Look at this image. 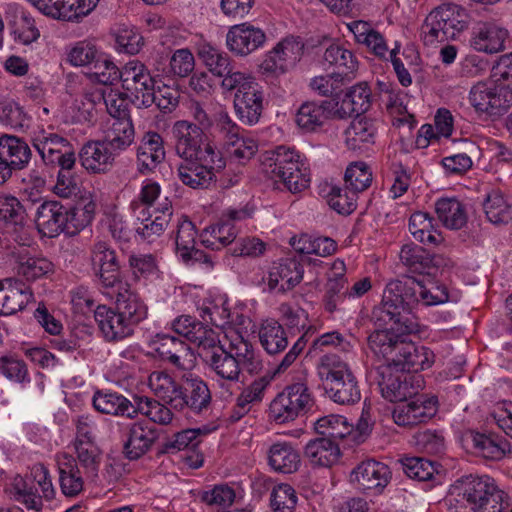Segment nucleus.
I'll use <instances>...</instances> for the list:
<instances>
[{
	"label": "nucleus",
	"mask_w": 512,
	"mask_h": 512,
	"mask_svg": "<svg viewBox=\"0 0 512 512\" xmlns=\"http://www.w3.org/2000/svg\"><path fill=\"white\" fill-rule=\"evenodd\" d=\"M449 300L446 286L431 280L414 277L391 280L383 292L379 314L383 320H391L400 314L408 316L419 303L425 306L439 305Z\"/></svg>",
	"instance_id": "obj_1"
},
{
	"label": "nucleus",
	"mask_w": 512,
	"mask_h": 512,
	"mask_svg": "<svg viewBox=\"0 0 512 512\" xmlns=\"http://www.w3.org/2000/svg\"><path fill=\"white\" fill-rule=\"evenodd\" d=\"M262 170L271 178L279 179L291 193L307 189L311 173L305 158L296 150L277 146L260 155Z\"/></svg>",
	"instance_id": "obj_2"
},
{
	"label": "nucleus",
	"mask_w": 512,
	"mask_h": 512,
	"mask_svg": "<svg viewBox=\"0 0 512 512\" xmlns=\"http://www.w3.org/2000/svg\"><path fill=\"white\" fill-rule=\"evenodd\" d=\"M317 375L329 398L340 405H353L361 399L359 382L350 365L334 353L320 357Z\"/></svg>",
	"instance_id": "obj_3"
},
{
	"label": "nucleus",
	"mask_w": 512,
	"mask_h": 512,
	"mask_svg": "<svg viewBox=\"0 0 512 512\" xmlns=\"http://www.w3.org/2000/svg\"><path fill=\"white\" fill-rule=\"evenodd\" d=\"M380 310L381 304L373 311V317L378 328L368 336L367 343L376 357L390 363L391 358L397 353L399 345L403 342L400 340L401 336L417 334L420 329L415 319L403 314L391 320H383L379 314Z\"/></svg>",
	"instance_id": "obj_4"
},
{
	"label": "nucleus",
	"mask_w": 512,
	"mask_h": 512,
	"mask_svg": "<svg viewBox=\"0 0 512 512\" xmlns=\"http://www.w3.org/2000/svg\"><path fill=\"white\" fill-rule=\"evenodd\" d=\"M468 26V15L456 4H444L429 13L422 26L424 41L435 42L454 40Z\"/></svg>",
	"instance_id": "obj_5"
},
{
	"label": "nucleus",
	"mask_w": 512,
	"mask_h": 512,
	"mask_svg": "<svg viewBox=\"0 0 512 512\" xmlns=\"http://www.w3.org/2000/svg\"><path fill=\"white\" fill-rule=\"evenodd\" d=\"M313 393L306 379L290 383L279 392L269 406V417L277 424H285L304 416L313 406Z\"/></svg>",
	"instance_id": "obj_6"
},
{
	"label": "nucleus",
	"mask_w": 512,
	"mask_h": 512,
	"mask_svg": "<svg viewBox=\"0 0 512 512\" xmlns=\"http://www.w3.org/2000/svg\"><path fill=\"white\" fill-rule=\"evenodd\" d=\"M497 489L487 476H464L451 486L449 503L454 512H475Z\"/></svg>",
	"instance_id": "obj_7"
},
{
	"label": "nucleus",
	"mask_w": 512,
	"mask_h": 512,
	"mask_svg": "<svg viewBox=\"0 0 512 512\" xmlns=\"http://www.w3.org/2000/svg\"><path fill=\"white\" fill-rule=\"evenodd\" d=\"M55 496L49 470L43 464H35L31 468L30 479L23 481L20 486L15 484V500L27 510L39 512L43 508V501H50Z\"/></svg>",
	"instance_id": "obj_8"
},
{
	"label": "nucleus",
	"mask_w": 512,
	"mask_h": 512,
	"mask_svg": "<svg viewBox=\"0 0 512 512\" xmlns=\"http://www.w3.org/2000/svg\"><path fill=\"white\" fill-rule=\"evenodd\" d=\"M375 374L382 396L390 402L406 401L421 389L420 376L403 373L389 363L379 365Z\"/></svg>",
	"instance_id": "obj_9"
},
{
	"label": "nucleus",
	"mask_w": 512,
	"mask_h": 512,
	"mask_svg": "<svg viewBox=\"0 0 512 512\" xmlns=\"http://www.w3.org/2000/svg\"><path fill=\"white\" fill-rule=\"evenodd\" d=\"M468 99L478 113L501 115L512 106V88L480 81L471 87Z\"/></svg>",
	"instance_id": "obj_10"
},
{
	"label": "nucleus",
	"mask_w": 512,
	"mask_h": 512,
	"mask_svg": "<svg viewBox=\"0 0 512 512\" xmlns=\"http://www.w3.org/2000/svg\"><path fill=\"white\" fill-rule=\"evenodd\" d=\"M251 216L247 208L228 209L216 224L206 227L199 235L200 242L212 250H220L231 244L237 237L235 223Z\"/></svg>",
	"instance_id": "obj_11"
},
{
	"label": "nucleus",
	"mask_w": 512,
	"mask_h": 512,
	"mask_svg": "<svg viewBox=\"0 0 512 512\" xmlns=\"http://www.w3.org/2000/svg\"><path fill=\"white\" fill-rule=\"evenodd\" d=\"M391 478L389 466L374 459L360 462L350 473V481L357 489L373 495L382 494Z\"/></svg>",
	"instance_id": "obj_12"
},
{
	"label": "nucleus",
	"mask_w": 512,
	"mask_h": 512,
	"mask_svg": "<svg viewBox=\"0 0 512 512\" xmlns=\"http://www.w3.org/2000/svg\"><path fill=\"white\" fill-rule=\"evenodd\" d=\"M205 362L210 372L214 374L218 386L228 396H231L233 394L232 388L240 382L241 365L224 349V345H220L212 351H207Z\"/></svg>",
	"instance_id": "obj_13"
},
{
	"label": "nucleus",
	"mask_w": 512,
	"mask_h": 512,
	"mask_svg": "<svg viewBox=\"0 0 512 512\" xmlns=\"http://www.w3.org/2000/svg\"><path fill=\"white\" fill-rule=\"evenodd\" d=\"M303 43L295 37H286L267 52L260 68L263 73L282 74L292 68L303 54Z\"/></svg>",
	"instance_id": "obj_14"
},
{
	"label": "nucleus",
	"mask_w": 512,
	"mask_h": 512,
	"mask_svg": "<svg viewBox=\"0 0 512 512\" xmlns=\"http://www.w3.org/2000/svg\"><path fill=\"white\" fill-rule=\"evenodd\" d=\"M266 39L261 28L245 22L230 27L226 34V45L236 56L245 57L263 47Z\"/></svg>",
	"instance_id": "obj_15"
},
{
	"label": "nucleus",
	"mask_w": 512,
	"mask_h": 512,
	"mask_svg": "<svg viewBox=\"0 0 512 512\" xmlns=\"http://www.w3.org/2000/svg\"><path fill=\"white\" fill-rule=\"evenodd\" d=\"M437 413V399L425 395L394 408L393 419L399 426H414L428 422Z\"/></svg>",
	"instance_id": "obj_16"
},
{
	"label": "nucleus",
	"mask_w": 512,
	"mask_h": 512,
	"mask_svg": "<svg viewBox=\"0 0 512 512\" xmlns=\"http://www.w3.org/2000/svg\"><path fill=\"white\" fill-rule=\"evenodd\" d=\"M434 361L435 355L430 348L403 341L389 364L403 373L405 371L416 373L430 368Z\"/></svg>",
	"instance_id": "obj_17"
},
{
	"label": "nucleus",
	"mask_w": 512,
	"mask_h": 512,
	"mask_svg": "<svg viewBox=\"0 0 512 512\" xmlns=\"http://www.w3.org/2000/svg\"><path fill=\"white\" fill-rule=\"evenodd\" d=\"M117 156L103 140L88 141L79 152L81 166L91 174L108 173Z\"/></svg>",
	"instance_id": "obj_18"
},
{
	"label": "nucleus",
	"mask_w": 512,
	"mask_h": 512,
	"mask_svg": "<svg viewBox=\"0 0 512 512\" xmlns=\"http://www.w3.org/2000/svg\"><path fill=\"white\" fill-rule=\"evenodd\" d=\"M304 269L295 259H285L274 263L264 281L272 292L285 293L298 285L303 279Z\"/></svg>",
	"instance_id": "obj_19"
},
{
	"label": "nucleus",
	"mask_w": 512,
	"mask_h": 512,
	"mask_svg": "<svg viewBox=\"0 0 512 512\" xmlns=\"http://www.w3.org/2000/svg\"><path fill=\"white\" fill-rule=\"evenodd\" d=\"M203 132L195 123L178 120L171 127V139L179 158L196 156L202 148Z\"/></svg>",
	"instance_id": "obj_20"
},
{
	"label": "nucleus",
	"mask_w": 512,
	"mask_h": 512,
	"mask_svg": "<svg viewBox=\"0 0 512 512\" xmlns=\"http://www.w3.org/2000/svg\"><path fill=\"white\" fill-rule=\"evenodd\" d=\"M507 37L508 31L496 22L481 21L473 29L470 45L477 52L495 54L504 50Z\"/></svg>",
	"instance_id": "obj_21"
},
{
	"label": "nucleus",
	"mask_w": 512,
	"mask_h": 512,
	"mask_svg": "<svg viewBox=\"0 0 512 512\" xmlns=\"http://www.w3.org/2000/svg\"><path fill=\"white\" fill-rule=\"evenodd\" d=\"M34 221L41 235L56 237L67 229L65 207L57 201H44L36 208Z\"/></svg>",
	"instance_id": "obj_22"
},
{
	"label": "nucleus",
	"mask_w": 512,
	"mask_h": 512,
	"mask_svg": "<svg viewBox=\"0 0 512 512\" xmlns=\"http://www.w3.org/2000/svg\"><path fill=\"white\" fill-rule=\"evenodd\" d=\"M211 400V392L207 383L199 377H189L185 381V386L181 387L180 395L175 401V410L182 411L189 408L194 413H201L208 409Z\"/></svg>",
	"instance_id": "obj_23"
},
{
	"label": "nucleus",
	"mask_w": 512,
	"mask_h": 512,
	"mask_svg": "<svg viewBox=\"0 0 512 512\" xmlns=\"http://www.w3.org/2000/svg\"><path fill=\"white\" fill-rule=\"evenodd\" d=\"M166 156L164 140L155 131H148L137 149V170L142 175L152 173Z\"/></svg>",
	"instance_id": "obj_24"
},
{
	"label": "nucleus",
	"mask_w": 512,
	"mask_h": 512,
	"mask_svg": "<svg viewBox=\"0 0 512 512\" xmlns=\"http://www.w3.org/2000/svg\"><path fill=\"white\" fill-rule=\"evenodd\" d=\"M94 318L107 341H119L133 333L131 324L117 309L99 305L94 311Z\"/></svg>",
	"instance_id": "obj_25"
},
{
	"label": "nucleus",
	"mask_w": 512,
	"mask_h": 512,
	"mask_svg": "<svg viewBox=\"0 0 512 512\" xmlns=\"http://www.w3.org/2000/svg\"><path fill=\"white\" fill-rule=\"evenodd\" d=\"M56 462L61 492L70 498L78 496L84 489L86 477L75 458L70 454L61 453L56 456Z\"/></svg>",
	"instance_id": "obj_26"
},
{
	"label": "nucleus",
	"mask_w": 512,
	"mask_h": 512,
	"mask_svg": "<svg viewBox=\"0 0 512 512\" xmlns=\"http://www.w3.org/2000/svg\"><path fill=\"white\" fill-rule=\"evenodd\" d=\"M108 296L115 299L116 309L127 320L131 327H134L147 316V307L138 294L131 290L128 283L121 284Z\"/></svg>",
	"instance_id": "obj_27"
},
{
	"label": "nucleus",
	"mask_w": 512,
	"mask_h": 512,
	"mask_svg": "<svg viewBox=\"0 0 512 512\" xmlns=\"http://www.w3.org/2000/svg\"><path fill=\"white\" fill-rule=\"evenodd\" d=\"M158 431L143 421L129 425L124 452L128 459L136 460L146 454L158 439Z\"/></svg>",
	"instance_id": "obj_28"
},
{
	"label": "nucleus",
	"mask_w": 512,
	"mask_h": 512,
	"mask_svg": "<svg viewBox=\"0 0 512 512\" xmlns=\"http://www.w3.org/2000/svg\"><path fill=\"white\" fill-rule=\"evenodd\" d=\"M371 92L366 83L351 87L340 101L333 104V115L338 118H348L368 110Z\"/></svg>",
	"instance_id": "obj_29"
},
{
	"label": "nucleus",
	"mask_w": 512,
	"mask_h": 512,
	"mask_svg": "<svg viewBox=\"0 0 512 512\" xmlns=\"http://www.w3.org/2000/svg\"><path fill=\"white\" fill-rule=\"evenodd\" d=\"M197 231L195 225L188 219L183 218L177 224L175 236L176 253L187 262L189 260L203 261L212 266L208 255L195 248Z\"/></svg>",
	"instance_id": "obj_30"
},
{
	"label": "nucleus",
	"mask_w": 512,
	"mask_h": 512,
	"mask_svg": "<svg viewBox=\"0 0 512 512\" xmlns=\"http://www.w3.org/2000/svg\"><path fill=\"white\" fill-rule=\"evenodd\" d=\"M93 407L102 414L136 418L135 401L124 395L111 391H96L92 399Z\"/></svg>",
	"instance_id": "obj_31"
},
{
	"label": "nucleus",
	"mask_w": 512,
	"mask_h": 512,
	"mask_svg": "<svg viewBox=\"0 0 512 512\" xmlns=\"http://www.w3.org/2000/svg\"><path fill=\"white\" fill-rule=\"evenodd\" d=\"M141 214L142 217H137L141 220V224L136 228V233L142 239L151 240L154 236H160L167 228L173 214L172 205L165 199L159 207L154 209L153 214L146 213L144 208Z\"/></svg>",
	"instance_id": "obj_32"
},
{
	"label": "nucleus",
	"mask_w": 512,
	"mask_h": 512,
	"mask_svg": "<svg viewBox=\"0 0 512 512\" xmlns=\"http://www.w3.org/2000/svg\"><path fill=\"white\" fill-rule=\"evenodd\" d=\"M347 27L353 33L356 42L365 45L376 57L384 60L390 58L391 50L387 46L386 39L372 27L371 23L356 20L347 24Z\"/></svg>",
	"instance_id": "obj_33"
},
{
	"label": "nucleus",
	"mask_w": 512,
	"mask_h": 512,
	"mask_svg": "<svg viewBox=\"0 0 512 512\" xmlns=\"http://www.w3.org/2000/svg\"><path fill=\"white\" fill-rule=\"evenodd\" d=\"M316 432L333 442H354L359 434L354 429L353 423L342 415H327L318 419L315 423Z\"/></svg>",
	"instance_id": "obj_34"
},
{
	"label": "nucleus",
	"mask_w": 512,
	"mask_h": 512,
	"mask_svg": "<svg viewBox=\"0 0 512 512\" xmlns=\"http://www.w3.org/2000/svg\"><path fill=\"white\" fill-rule=\"evenodd\" d=\"M8 27L14 40L23 45L36 42L40 31L32 15L21 7H13L8 14Z\"/></svg>",
	"instance_id": "obj_35"
},
{
	"label": "nucleus",
	"mask_w": 512,
	"mask_h": 512,
	"mask_svg": "<svg viewBox=\"0 0 512 512\" xmlns=\"http://www.w3.org/2000/svg\"><path fill=\"white\" fill-rule=\"evenodd\" d=\"M401 262L413 273L436 275V266L441 259L431 256L423 247L416 244H406L399 254Z\"/></svg>",
	"instance_id": "obj_36"
},
{
	"label": "nucleus",
	"mask_w": 512,
	"mask_h": 512,
	"mask_svg": "<svg viewBox=\"0 0 512 512\" xmlns=\"http://www.w3.org/2000/svg\"><path fill=\"white\" fill-rule=\"evenodd\" d=\"M333 112L331 101H306L298 108L295 121L302 130L312 132L321 127Z\"/></svg>",
	"instance_id": "obj_37"
},
{
	"label": "nucleus",
	"mask_w": 512,
	"mask_h": 512,
	"mask_svg": "<svg viewBox=\"0 0 512 512\" xmlns=\"http://www.w3.org/2000/svg\"><path fill=\"white\" fill-rule=\"evenodd\" d=\"M234 108L241 122L247 125L256 124L263 110V92L259 85L234 95Z\"/></svg>",
	"instance_id": "obj_38"
},
{
	"label": "nucleus",
	"mask_w": 512,
	"mask_h": 512,
	"mask_svg": "<svg viewBox=\"0 0 512 512\" xmlns=\"http://www.w3.org/2000/svg\"><path fill=\"white\" fill-rule=\"evenodd\" d=\"M157 354L179 369H185L182 362L189 355V346L181 339L166 333H157L152 339Z\"/></svg>",
	"instance_id": "obj_39"
},
{
	"label": "nucleus",
	"mask_w": 512,
	"mask_h": 512,
	"mask_svg": "<svg viewBox=\"0 0 512 512\" xmlns=\"http://www.w3.org/2000/svg\"><path fill=\"white\" fill-rule=\"evenodd\" d=\"M435 212L444 227L459 230L468 220L465 204L456 197H442L435 202Z\"/></svg>",
	"instance_id": "obj_40"
},
{
	"label": "nucleus",
	"mask_w": 512,
	"mask_h": 512,
	"mask_svg": "<svg viewBox=\"0 0 512 512\" xmlns=\"http://www.w3.org/2000/svg\"><path fill=\"white\" fill-rule=\"evenodd\" d=\"M377 133L376 122L366 117H356L345 130V143L350 150H361L373 144Z\"/></svg>",
	"instance_id": "obj_41"
},
{
	"label": "nucleus",
	"mask_w": 512,
	"mask_h": 512,
	"mask_svg": "<svg viewBox=\"0 0 512 512\" xmlns=\"http://www.w3.org/2000/svg\"><path fill=\"white\" fill-rule=\"evenodd\" d=\"M305 456L313 466L329 467L340 457V443L321 436L307 443Z\"/></svg>",
	"instance_id": "obj_42"
},
{
	"label": "nucleus",
	"mask_w": 512,
	"mask_h": 512,
	"mask_svg": "<svg viewBox=\"0 0 512 512\" xmlns=\"http://www.w3.org/2000/svg\"><path fill=\"white\" fill-rule=\"evenodd\" d=\"M262 348L269 355L284 351L288 346V337L284 327L275 319L262 321L258 331Z\"/></svg>",
	"instance_id": "obj_43"
},
{
	"label": "nucleus",
	"mask_w": 512,
	"mask_h": 512,
	"mask_svg": "<svg viewBox=\"0 0 512 512\" xmlns=\"http://www.w3.org/2000/svg\"><path fill=\"white\" fill-rule=\"evenodd\" d=\"M15 271L18 277L27 282H33L53 273L54 264L43 256L19 254Z\"/></svg>",
	"instance_id": "obj_44"
},
{
	"label": "nucleus",
	"mask_w": 512,
	"mask_h": 512,
	"mask_svg": "<svg viewBox=\"0 0 512 512\" xmlns=\"http://www.w3.org/2000/svg\"><path fill=\"white\" fill-rule=\"evenodd\" d=\"M76 462L83 471L86 480L95 482L99 477L102 464V450L96 442H86L74 445Z\"/></svg>",
	"instance_id": "obj_45"
},
{
	"label": "nucleus",
	"mask_w": 512,
	"mask_h": 512,
	"mask_svg": "<svg viewBox=\"0 0 512 512\" xmlns=\"http://www.w3.org/2000/svg\"><path fill=\"white\" fill-rule=\"evenodd\" d=\"M268 463L271 468L281 473H293L300 465V455L288 442H277L270 446Z\"/></svg>",
	"instance_id": "obj_46"
},
{
	"label": "nucleus",
	"mask_w": 512,
	"mask_h": 512,
	"mask_svg": "<svg viewBox=\"0 0 512 512\" xmlns=\"http://www.w3.org/2000/svg\"><path fill=\"white\" fill-rule=\"evenodd\" d=\"M30 159L31 150L24 140L7 134L0 137V160H6L12 167L21 170Z\"/></svg>",
	"instance_id": "obj_47"
},
{
	"label": "nucleus",
	"mask_w": 512,
	"mask_h": 512,
	"mask_svg": "<svg viewBox=\"0 0 512 512\" xmlns=\"http://www.w3.org/2000/svg\"><path fill=\"white\" fill-rule=\"evenodd\" d=\"M135 130L131 118L111 120L103 141L117 154L132 145Z\"/></svg>",
	"instance_id": "obj_48"
},
{
	"label": "nucleus",
	"mask_w": 512,
	"mask_h": 512,
	"mask_svg": "<svg viewBox=\"0 0 512 512\" xmlns=\"http://www.w3.org/2000/svg\"><path fill=\"white\" fill-rule=\"evenodd\" d=\"M224 349L250 373L259 371L262 367L260 359L256 356L253 345L238 333L230 337L228 346Z\"/></svg>",
	"instance_id": "obj_49"
},
{
	"label": "nucleus",
	"mask_w": 512,
	"mask_h": 512,
	"mask_svg": "<svg viewBox=\"0 0 512 512\" xmlns=\"http://www.w3.org/2000/svg\"><path fill=\"white\" fill-rule=\"evenodd\" d=\"M32 143L46 164H50L63 149L71 145L66 138L43 129L35 132Z\"/></svg>",
	"instance_id": "obj_50"
},
{
	"label": "nucleus",
	"mask_w": 512,
	"mask_h": 512,
	"mask_svg": "<svg viewBox=\"0 0 512 512\" xmlns=\"http://www.w3.org/2000/svg\"><path fill=\"white\" fill-rule=\"evenodd\" d=\"M96 204L91 197H82L70 209L65 208L67 229L65 231L74 234L87 227L95 216Z\"/></svg>",
	"instance_id": "obj_51"
},
{
	"label": "nucleus",
	"mask_w": 512,
	"mask_h": 512,
	"mask_svg": "<svg viewBox=\"0 0 512 512\" xmlns=\"http://www.w3.org/2000/svg\"><path fill=\"white\" fill-rule=\"evenodd\" d=\"M471 441L475 452L488 460H501L510 451L509 442L503 437L475 433Z\"/></svg>",
	"instance_id": "obj_52"
},
{
	"label": "nucleus",
	"mask_w": 512,
	"mask_h": 512,
	"mask_svg": "<svg viewBox=\"0 0 512 512\" xmlns=\"http://www.w3.org/2000/svg\"><path fill=\"white\" fill-rule=\"evenodd\" d=\"M148 386L154 395L175 409L176 399L180 395L179 385L169 374L154 371L148 378Z\"/></svg>",
	"instance_id": "obj_53"
},
{
	"label": "nucleus",
	"mask_w": 512,
	"mask_h": 512,
	"mask_svg": "<svg viewBox=\"0 0 512 512\" xmlns=\"http://www.w3.org/2000/svg\"><path fill=\"white\" fill-rule=\"evenodd\" d=\"M133 400L135 401L136 417L138 414H141L159 425H169L172 423V411L158 400L139 395H135Z\"/></svg>",
	"instance_id": "obj_54"
},
{
	"label": "nucleus",
	"mask_w": 512,
	"mask_h": 512,
	"mask_svg": "<svg viewBox=\"0 0 512 512\" xmlns=\"http://www.w3.org/2000/svg\"><path fill=\"white\" fill-rule=\"evenodd\" d=\"M180 160L176 166V173L184 185L193 189H207L212 184L203 170H200L195 156L180 158Z\"/></svg>",
	"instance_id": "obj_55"
},
{
	"label": "nucleus",
	"mask_w": 512,
	"mask_h": 512,
	"mask_svg": "<svg viewBox=\"0 0 512 512\" xmlns=\"http://www.w3.org/2000/svg\"><path fill=\"white\" fill-rule=\"evenodd\" d=\"M483 209L487 219L494 225L507 224L512 219V211L503 193L491 190L484 202Z\"/></svg>",
	"instance_id": "obj_56"
},
{
	"label": "nucleus",
	"mask_w": 512,
	"mask_h": 512,
	"mask_svg": "<svg viewBox=\"0 0 512 512\" xmlns=\"http://www.w3.org/2000/svg\"><path fill=\"white\" fill-rule=\"evenodd\" d=\"M6 303L4 315L14 314L26 307V305L33 299V293L29 286L13 280L6 279Z\"/></svg>",
	"instance_id": "obj_57"
},
{
	"label": "nucleus",
	"mask_w": 512,
	"mask_h": 512,
	"mask_svg": "<svg viewBox=\"0 0 512 512\" xmlns=\"http://www.w3.org/2000/svg\"><path fill=\"white\" fill-rule=\"evenodd\" d=\"M291 244L295 251L301 254H314L320 257L330 256L337 249V244L333 239L329 237L313 238L307 234L301 235Z\"/></svg>",
	"instance_id": "obj_58"
},
{
	"label": "nucleus",
	"mask_w": 512,
	"mask_h": 512,
	"mask_svg": "<svg viewBox=\"0 0 512 512\" xmlns=\"http://www.w3.org/2000/svg\"><path fill=\"white\" fill-rule=\"evenodd\" d=\"M195 159L199 162L200 170H203L212 183L216 181V175L226 166V160L222 153L211 143H206L195 156Z\"/></svg>",
	"instance_id": "obj_59"
},
{
	"label": "nucleus",
	"mask_w": 512,
	"mask_h": 512,
	"mask_svg": "<svg viewBox=\"0 0 512 512\" xmlns=\"http://www.w3.org/2000/svg\"><path fill=\"white\" fill-rule=\"evenodd\" d=\"M323 59L331 66H335L336 72L345 73V79L350 81L353 72L357 69V60L351 51L339 46L330 45L324 52Z\"/></svg>",
	"instance_id": "obj_60"
},
{
	"label": "nucleus",
	"mask_w": 512,
	"mask_h": 512,
	"mask_svg": "<svg viewBox=\"0 0 512 512\" xmlns=\"http://www.w3.org/2000/svg\"><path fill=\"white\" fill-rule=\"evenodd\" d=\"M199 56L209 71L220 78L230 73V69L234 67L227 53L211 45H204L199 50Z\"/></svg>",
	"instance_id": "obj_61"
},
{
	"label": "nucleus",
	"mask_w": 512,
	"mask_h": 512,
	"mask_svg": "<svg viewBox=\"0 0 512 512\" xmlns=\"http://www.w3.org/2000/svg\"><path fill=\"white\" fill-rule=\"evenodd\" d=\"M89 78L103 85H113L119 81L120 69L105 54L101 53L89 69Z\"/></svg>",
	"instance_id": "obj_62"
},
{
	"label": "nucleus",
	"mask_w": 512,
	"mask_h": 512,
	"mask_svg": "<svg viewBox=\"0 0 512 512\" xmlns=\"http://www.w3.org/2000/svg\"><path fill=\"white\" fill-rule=\"evenodd\" d=\"M327 199L329 206L339 214H351L357 206V193L349 189L347 185L344 188L330 186Z\"/></svg>",
	"instance_id": "obj_63"
},
{
	"label": "nucleus",
	"mask_w": 512,
	"mask_h": 512,
	"mask_svg": "<svg viewBox=\"0 0 512 512\" xmlns=\"http://www.w3.org/2000/svg\"><path fill=\"white\" fill-rule=\"evenodd\" d=\"M409 231L413 237L422 243H436L433 219L425 212H415L409 219Z\"/></svg>",
	"instance_id": "obj_64"
}]
</instances>
